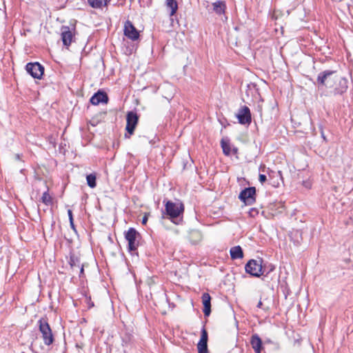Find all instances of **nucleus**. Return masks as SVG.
<instances>
[{"label":"nucleus","mask_w":353,"mask_h":353,"mask_svg":"<svg viewBox=\"0 0 353 353\" xmlns=\"http://www.w3.org/2000/svg\"><path fill=\"white\" fill-rule=\"evenodd\" d=\"M319 88L332 89L334 95H342L348 88L347 79L335 70H327L320 72L316 79Z\"/></svg>","instance_id":"nucleus-1"},{"label":"nucleus","mask_w":353,"mask_h":353,"mask_svg":"<svg viewBox=\"0 0 353 353\" xmlns=\"http://www.w3.org/2000/svg\"><path fill=\"white\" fill-rule=\"evenodd\" d=\"M165 203V211L163 212V216L166 215L172 223L176 225L179 224L182 221V215L184 212V205L180 202H173L168 200L163 201Z\"/></svg>","instance_id":"nucleus-2"},{"label":"nucleus","mask_w":353,"mask_h":353,"mask_svg":"<svg viewBox=\"0 0 353 353\" xmlns=\"http://www.w3.org/2000/svg\"><path fill=\"white\" fill-rule=\"evenodd\" d=\"M39 331L42 334V339L46 345H50L54 342V336L47 320L41 319L39 321Z\"/></svg>","instance_id":"nucleus-3"},{"label":"nucleus","mask_w":353,"mask_h":353,"mask_svg":"<svg viewBox=\"0 0 353 353\" xmlns=\"http://www.w3.org/2000/svg\"><path fill=\"white\" fill-rule=\"evenodd\" d=\"M261 262L262 260H250L245 267L246 272L254 277H259L263 275L265 271V268H263Z\"/></svg>","instance_id":"nucleus-4"},{"label":"nucleus","mask_w":353,"mask_h":353,"mask_svg":"<svg viewBox=\"0 0 353 353\" xmlns=\"http://www.w3.org/2000/svg\"><path fill=\"white\" fill-rule=\"evenodd\" d=\"M140 234L133 228H130L125 233V238L128 242V249L130 251H135L139 247V241Z\"/></svg>","instance_id":"nucleus-5"},{"label":"nucleus","mask_w":353,"mask_h":353,"mask_svg":"<svg viewBox=\"0 0 353 353\" xmlns=\"http://www.w3.org/2000/svg\"><path fill=\"white\" fill-rule=\"evenodd\" d=\"M256 189L254 187L246 188L243 190L239 195V199L245 203V205H252L256 201Z\"/></svg>","instance_id":"nucleus-6"},{"label":"nucleus","mask_w":353,"mask_h":353,"mask_svg":"<svg viewBox=\"0 0 353 353\" xmlns=\"http://www.w3.org/2000/svg\"><path fill=\"white\" fill-rule=\"evenodd\" d=\"M26 70L34 79H41L44 68L38 62L28 63L26 65Z\"/></svg>","instance_id":"nucleus-7"},{"label":"nucleus","mask_w":353,"mask_h":353,"mask_svg":"<svg viewBox=\"0 0 353 353\" xmlns=\"http://www.w3.org/2000/svg\"><path fill=\"white\" fill-rule=\"evenodd\" d=\"M139 117L137 112L130 111L126 115L125 130L130 136L134 134V130L138 124Z\"/></svg>","instance_id":"nucleus-8"},{"label":"nucleus","mask_w":353,"mask_h":353,"mask_svg":"<svg viewBox=\"0 0 353 353\" xmlns=\"http://www.w3.org/2000/svg\"><path fill=\"white\" fill-rule=\"evenodd\" d=\"M239 122L241 124H250L252 121V117L250 108L248 106L243 105L241 107L236 114Z\"/></svg>","instance_id":"nucleus-9"},{"label":"nucleus","mask_w":353,"mask_h":353,"mask_svg":"<svg viewBox=\"0 0 353 353\" xmlns=\"http://www.w3.org/2000/svg\"><path fill=\"white\" fill-rule=\"evenodd\" d=\"M124 34L132 41H136L139 37V32L130 21L125 23Z\"/></svg>","instance_id":"nucleus-10"},{"label":"nucleus","mask_w":353,"mask_h":353,"mask_svg":"<svg viewBox=\"0 0 353 353\" xmlns=\"http://www.w3.org/2000/svg\"><path fill=\"white\" fill-rule=\"evenodd\" d=\"M208 332L205 326L201 329V339L197 344V349L199 353H208Z\"/></svg>","instance_id":"nucleus-11"},{"label":"nucleus","mask_w":353,"mask_h":353,"mask_svg":"<svg viewBox=\"0 0 353 353\" xmlns=\"http://www.w3.org/2000/svg\"><path fill=\"white\" fill-rule=\"evenodd\" d=\"M73 34L68 26L61 28V39L64 46L68 47L72 41Z\"/></svg>","instance_id":"nucleus-12"},{"label":"nucleus","mask_w":353,"mask_h":353,"mask_svg":"<svg viewBox=\"0 0 353 353\" xmlns=\"http://www.w3.org/2000/svg\"><path fill=\"white\" fill-rule=\"evenodd\" d=\"M108 97L106 93L101 91H98L90 98V103L92 105H98L100 103H107Z\"/></svg>","instance_id":"nucleus-13"},{"label":"nucleus","mask_w":353,"mask_h":353,"mask_svg":"<svg viewBox=\"0 0 353 353\" xmlns=\"http://www.w3.org/2000/svg\"><path fill=\"white\" fill-rule=\"evenodd\" d=\"M202 303L203 305V313L205 316H210L211 313V296L205 292L201 296Z\"/></svg>","instance_id":"nucleus-14"},{"label":"nucleus","mask_w":353,"mask_h":353,"mask_svg":"<svg viewBox=\"0 0 353 353\" xmlns=\"http://www.w3.org/2000/svg\"><path fill=\"white\" fill-rule=\"evenodd\" d=\"M250 343L256 353H261L262 350V341L257 334L252 336Z\"/></svg>","instance_id":"nucleus-15"},{"label":"nucleus","mask_w":353,"mask_h":353,"mask_svg":"<svg viewBox=\"0 0 353 353\" xmlns=\"http://www.w3.org/2000/svg\"><path fill=\"white\" fill-rule=\"evenodd\" d=\"M230 253L232 259H239L243 257V250L239 245L232 247L230 250Z\"/></svg>","instance_id":"nucleus-16"},{"label":"nucleus","mask_w":353,"mask_h":353,"mask_svg":"<svg viewBox=\"0 0 353 353\" xmlns=\"http://www.w3.org/2000/svg\"><path fill=\"white\" fill-rule=\"evenodd\" d=\"M221 145L223 154L226 156H229L232 152L230 139L228 137L223 138L221 141Z\"/></svg>","instance_id":"nucleus-17"},{"label":"nucleus","mask_w":353,"mask_h":353,"mask_svg":"<svg viewBox=\"0 0 353 353\" xmlns=\"http://www.w3.org/2000/svg\"><path fill=\"white\" fill-rule=\"evenodd\" d=\"M165 5L170 10V15L173 16L175 14L178 10V3L176 0H166Z\"/></svg>","instance_id":"nucleus-18"},{"label":"nucleus","mask_w":353,"mask_h":353,"mask_svg":"<svg viewBox=\"0 0 353 353\" xmlns=\"http://www.w3.org/2000/svg\"><path fill=\"white\" fill-rule=\"evenodd\" d=\"M69 264L73 272H78L79 268H80V260L77 256L74 255L70 256Z\"/></svg>","instance_id":"nucleus-19"},{"label":"nucleus","mask_w":353,"mask_h":353,"mask_svg":"<svg viewBox=\"0 0 353 353\" xmlns=\"http://www.w3.org/2000/svg\"><path fill=\"white\" fill-rule=\"evenodd\" d=\"M214 10L219 14L224 12L225 4L223 1H217L212 4Z\"/></svg>","instance_id":"nucleus-20"},{"label":"nucleus","mask_w":353,"mask_h":353,"mask_svg":"<svg viewBox=\"0 0 353 353\" xmlns=\"http://www.w3.org/2000/svg\"><path fill=\"white\" fill-rule=\"evenodd\" d=\"M88 185L91 188H94L97 186V177L95 174H90L86 176Z\"/></svg>","instance_id":"nucleus-21"},{"label":"nucleus","mask_w":353,"mask_h":353,"mask_svg":"<svg viewBox=\"0 0 353 353\" xmlns=\"http://www.w3.org/2000/svg\"><path fill=\"white\" fill-rule=\"evenodd\" d=\"M91 7L95 8H101L103 6L106 5L107 0H88Z\"/></svg>","instance_id":"nucleus-22"},{"label":"nucleus","mask_w":353,"mask_h":353,"mask_svg":"<svg viewBox=\"0 0 353 353\" xmlns=\"http://www.w3.org/2000/svg\"><path fill=\"white\" fill-rule=\"evenodd\" d=\"M41 201L46 205H50L52 203V196L49 194L48 191L43 193Z\"/></svg>","instance_id":"nucleus-23"},{"label":"nucleus","mask_w":353,"mask_h":353,"mask_svg":"<svg viewBox=\"0 0 353 353\" xmlns=\"http://www.w3.org/2000/svg\"><path fill=\"white\" fill-rule=\"evenodd\" d=\"M68 216H69L70 226H71V228L74 230H75V227H74V222H73V217H72V210H68Z\"/></svg>","instance_id":"nucleus-24"},{"label":"nucleus","mask_w":353,"mask_h":353,"mask_svg":"<svg viewBox=\"0 0 353 353\" xmlns=\"http://www.w3.org/2000/svg\"><path fill=\"white\" fill-rule=\"evenodd\" d=\"M259 180L261 183H265L267 181V176L266 175L263 174H260L259 176Z\"/></svg>","instance_id":"nucleus-25"},{"label":"nucleus","mask_w":353,"mask_h":353,"mask_svg":"<svg viewBox=\"0 0 353 353\" xmlns=\"http://www.w3.org/2000/svg\"><path fill=\"white\" fill-rule=\"evenodd\" d=\"M249 213H250V216H255V214H257L259 213V211H258V210H256L255 208H252Z\"/></svg>","instance_id":"nucleus-26"},{"label":"nucleus","mask_w":353,"mask_h":353,"mask_svg":"<svg viewBox=\"0 0 353 353\" xmlns=\"http://www.w3.org/2000/svg\"><path fill=\"white\" fill-rule=\"evenodd\" d=\"M79 269V276L81 277L84 274L83 265L80 264V268Z\"/></svg>","instance_id":"nucleus-27"},{"label":"nucleus","mask_w":353,"mask_h":353,"mask_svg":"<svg viewBox=\"0 0 353 353\" xmlns=\"http://www.w3.org/2000/svg\"><path fill=\"white\" fill-rule=\"evenodd\" d=\"M147 221H148V218L146 216H143V219H142V224H145L147 223Z\"/></svg>","instance_id":"nucleus-28"},{"label":"nucleus","mask_w":353,"mask_h":353,"mask_svg":"<svg viewBox=\"0 0 353 353\" xmlns=\"http://www.w3.org/2000/svg\"><path fill=\"white\" fill-rule=\"evenodd\" d=\"M274 269V267L273 265H270V270L267 272L266 274H268L270 272L272 271ZM267 275H265L266 276Z\"/></svg>","instance_id":"nucleus-29"},{"label":"nucleus","mask_w":353,"mask_h":353,"mask_svg":"<svg viewBox=\"0 0 353 353\" xmlns=\"http://www.w3.org/2000/svg\"><path fill=\"white\" fill-rule=\"evenodd\" d=\"M263 305V303L261 302V301H259V302L258 303V305H257V307L259 308H261Z\"/></svg>","instance_id":"nucleus-30"},{"label":"nucleus","mask_w":353,"mask_h":353,"mask_svg":"<svg viewBox=\"0 0 353 353\" xmlns=\"http://www.w3.org/2000/svg\"><path fill=\"white\" fill-rule=\"evenodd\" d=\"M232 152H233L234 154H236L237 152H238V149L236 148H234L232 149Z\"/></svg>","instance_id":"nucleus-31"},{"label":"nucleus","mask_w":353,"mask_h":353,"mask_svg":"<svg viewBox=\"0 0 353 353\" xmlns=\"http://www.w3.org/2000/svg\"><path fill=\"white\" fill-rule=\"evenodd\" d=\"M15 158H16V159H20V156H19V154H17L15 155Z\"/></svg>","instance_id":"nucleus-32"},{"label":"nucleus","mask_w":353,"mask_h":353,"mask_svg":"<svg viewBox=\"0 0 353 353\" xmlns=\"http://www.w3.org/2000/svg\"><path fill=\"white\" fill-rule=\"evenodd\" d=\"M321 136L324 139H325L323 131H321Z\"/></svg>","instance_id":"nucleus-33"},{"label":"nucleus","mask_w":353,"mask_h":353,"mask_svg":"<svg viewBox=\"0 0 353 353\" xmlns=\"http://www.w3.org/2000/svg\"><path fill=\"white\" fill-rule=\"evenodd\" d=\"M272 172H273L272 171L268 172V175L270 177L271 176V173H272Z\"/></svg>","instance_id":"nucleus-34"},{"label":"nucleus","mask_w":353,"mask_h":353,"mask_svg":"<svg viewBox=\"0 0 353 353\" xmlns=\"http://www.w3.org/2000/svg\"><path fill=\"white\" fill-rule=\"evenodd\" d=\"M277 173H278V174H279L280 176H281V171H279Z\"/></svg>","instance_id":"nucleus-35"},{"label":"nucleus","mask_w":353,"mask_h":353,"mask_svg":"<svg viewBox=\"0 0 353 353\" xmlns=\"http://www.w3.org/2000/svg\"><path fill=\"white\" fill-rule=\"evenodd\" d=\"M125 137L130 138V136H127V134H125Z\"/></svg>","instance_id":"nucleus-36"},{"label":"nucleus","mask_w":353,"mask_h":353,"mask_svg":"<svg viewBox=\"0 0 353 353\" xmlns=\"http://www.w3.org/2000/svg\"><path fill=\"white\" fill-rule=\"evenodd\" d=\"M353 1V0H352Z\"/></svg>","instance_id":"nucleus-37"}]
</instances>
